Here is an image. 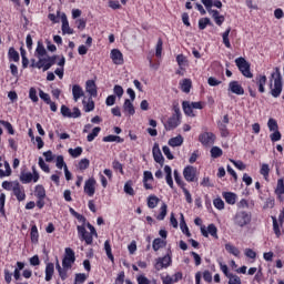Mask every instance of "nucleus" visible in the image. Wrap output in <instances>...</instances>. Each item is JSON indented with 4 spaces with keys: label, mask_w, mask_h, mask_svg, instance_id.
I'll use <instances>...</instances> for the list:
<instances>
[{
    "label": "nucleus",
    "mask_w": 284,
    "mask_h": 284,
    "mask_svg": "<svg viewBox=\"0 0 284 284\" xmlns=\"http://www.w3.org/2000/svg\"><path fill=\"white\" fill-rule=\"evenodd\" d=\"M270 90L274 99H278V97H281V92H283V75H281L278 68H276L275 72L271 74Z\"/></svg>",
    "instance_id": "nucleus-1"
},
{
    "label": "nucleus",
    "mask_w": 284,
    "mask_h": 284,
    "mask_svg": "<svg viewBox=\"0 0 284 284\" xmlns=\"http://www.w3.org/2000/svg\"><path fill=\"white\" fill-rule=\"evenodd\" d=\"M54 63H57V55H45L42 58H38V62L34 59H32L31 68H38V70H41L42 68L43 72H48V70H50V68H52Z\"/></svg>",
    "instance_id": "nucleus-2"
},
{
    "label": "nucleus",
    "mask_w": 284,
    "mask_h": 284,
    "mask_svg": "<svg viewBox=\"0 0 284 284\" xmlns=\"http://www.w3.org/2000/svg\"><path fill=\"white\" fill-rule=\"evenodd\" d=\"M233 223L237 227H245L252 223V213L247 211H237L233 217Z\"/></svg>",
    "instance_id": "nucleus-3"
},
{
    "label": "nucleus",
    "mask_w": 284,
    "mask_h": 284,
    "mask_svg": "<svg viewBox=\"0 0 284 284\" xmlns=\"http://www.w3.org/2000/svg\"><path fill=\"white\" fill-rule=\"evenodd\" d=\"M235 65L239 68L243 77H246V79H252V77H254V74H252V71L250 70V62H247L245 58L235 59Z\"/></svg>",
    "instance_id": "nucleus-4"
},
{
    "label": "nucleus",
    "mask_w": 284,
    "mask_h": 284,
    "mask_svg": "<svg viewBox=\"0 0 284 284\" xmlns=\"http://www.w3.org/2000/svg\"><path fill=\"white\" fill-rule=\"evenodd\" d=\"M75 261H77V256L74 254V250H72L71 247H67L64 250V257L62 260V267H64V270H71L72 265H74Z\"/></svg>",
    "instance_id": "nucleus-5"
},
{
    "label": "nucleus",
    "mask_w": 284,
    "mask_h": 284,
    "mask_svg": "<svg viewBox=\"0 0 284 284\" xmlns=\"http://www.w3.org/2000/svg\"><path fill=\"white\" fill-rule=\"evenodd\" d=\"M33 173L30 172H22L20 174V181L21 183L28 184V183H37L39 181V172H37V170L34 169V166L32 168Z\"/></svg>",
    "instance_id": "nucleus-6"
},
{
    "label": "nucleus",
    "mask_w": 284,
    "mask_h": 284,
    "mask_svg": "<svg viewBox=\"0 0 284 284\" xmlns=\"http://www.w3.org/2000/svg\"><path fill=\"white\" fill-rule=\"evenodd\" d=\"M77 230H78V236H79L80 241H84L87 243V245H92V243L94 241L92 236H94V235H92V233H89L85 230L84 225H78Z\"/></svg>",
    "instance_id": "nucleus-7"
},
{
    "label": "nucleus",
    "mask_w": 284,
    "mask_h": 284,
    "mask_svg": "<svg viewBox=\"0 0 284 284\" xmlns=\"http://www.w3.org/2000/svg\"><path fill=\"white\" fill-rule=\"evenodd\" d=\"M77 230H78V236H79L80 241H84L87 243V245H92V243L94 241L92 236H94V235H92V233H89L85 230L84 225H78Z\"/></svg>",
    "instance_id": "nucleus-8"
},
{
    "label": "nucleus",
    "mask_w": 284,
    "mask_h": 284,
    "mask_svg": "<svg viewBox=\"0 0 284 284\" xmlns=\"http://www.w3.org/2000/svg\"><path fill=\"white\" fill-rule=\"evenodd\" d=\"M60 112L62 114V116L67 118V119H79V116H81V110H79V108H73V112L70 110V108H68L65 104H63L60 109Z\"/></svg>",
    "instance_id": "nucleus-9"
},
{
    "label": "nucleus",
    "mask_w": 284,
    "mask_h": 284,
    "mask_svg": "<svg viewBox=\"0 0 284 284\" xmlns=\"http://www.w3.org/2000/svg\"><path fill=\"white\" fill-rule=\"evenodd\" d=\"M200 143L205 146L214 145V142L216 141V135L212 132H204L201 133L199 136Z\"/></svg>",
    "instance_id": "nucleus-10"
},
{
    "label": "nucleus",
    "mask_w": 284,
    "mask_h": 284,
    "mask_svg": "<svg viewBox=\"0 0 284 284\" xmlns=\"http://www.w3.org/2000/svg\"><path fill=\"white\" fill-rule=\"evenodd\" d=\"M8 176H12V168H10L9 161H3V158L0 156V179Z\"/></svg>",
    "instance_id": "nucleus-11"
},
{
    "label": "nucleus",
    "mask_w": 284,
    "mask_h": 284,
    "mask_svg": "<svg viewBox=\"0 0 284 284\" xmlns=\"http://www.w3.org/2000/svg\"><path fill=\"white\" fill-rule=\"evenodd\" d=\"M94 192H97V180L94 178H90L84 182V194L88 196H94Z\"/></svg>",
    "instance_id": "nucleus-12"
},
{
    "label": "nucleus",
    "mask_w": 284,
    "mask_h": 284,
    "mask_svg": "<svg viewBox=\"0 0 284 284\" xmlns=\"http://www.w3.org/2000/svg\"><path fill=\"white\" fill-rule=\"evenodd\" d=\"M201 234L205 239H207L210 234L213 236V239H219V229H216V225L214 224H209L207 230L205 226H201Z\"/></svg>",
    "instance_id": "nucleus-13"
},
{
    "label": "nucleus",
    "mask_w": 284,
    "mask_h": 284,
    "mask_svg": "<svg viewBox=\"0 0 284 284\" xmlns=\"http://www.w3.org/2000/svg\"><path fill=\"white\" fill-rule=\"evenodd\" d=\"M183 176L189 183H194L196 179V168L189 165L183 170Z\"/></svg>",
    "instance_id": "nucleus-14"
},
{
    "label": "nucleus",
    "mask_w": 284,
    "mask_h": 284,
    "mask_svg": "<svg viewBox=\"0 0 284 284\" xmlns=\"http://www.w3.org/2000/svg\"><path fill=\"white\" fill-rule=\"evenodd\" d=\"M229 91L232 92V94H237V97L245 94V89H243V85H241L239 81H231L229 83Z\"/></svg>",
    "instance_id": "nucleus-15"
},
{
    "label": "nucleus",
    "mask_w": 284,
    "mask_h": 284,
    "mask_svg": "<svg viewBox=\"0 0 284 284\" xmlns=\"http://www.w3.org/2000/svg\"><path fill=\"white\" fill-rule=\"evenodd\" d=\"M179 125H181V119H179L176 115H172L166 122H164V128L169 132L170 130H175V128H179Z\"/></svg>",
    "instance_id": "nucleus-16"
},
{
    "label": "nucleus",
    "mask_w": 284,
    "mask_h": 284,
    "mask_svg": "<svg viewBox=\"0 0 284 284\" xmlns=\"http://www.w3.org/2000/svg\"><path fill=\"white\" fill-rule=\"evenodd\" d=\"M253 83H255L258 88V92L261 94L265 93V84L267 83V77L263 74H257L255 79L253 80Z\"/></svg>",
    "instance_id": "nucleus-17"
},
{
    "label": "nucleus",
    "mask_w": 284,
    "mask_h": 284,
    "mask_svg": "<svg viewBox=\"0 0 284 284\" xmlns=\"http://www.w3.org/2000/svg\"><path fill=\"white\" fill-rule=\"evenodd\" d=\"M12 193L19 202L26 199V189L19 182L14 185Z\"/></svg>",
    "instance_id": "nucleus-18"
},
{
    "label": "nucleus",
    "mask_w": 284,
    "mask_h": 284,
    "mask_svg": "<svg viewBox=\"0 0 284 284\" xmlns=\"http://www.w3.org/2000/svg\"><path fill=\"white\" fill-rule=\"evenodd\" d=\"M153 159L155 161V163H159L160 165H163V163L165 162V159L163 158V153H161V149L159 148V143H155L153 145Z\"/></svg>",
    "instance_id": "nucleus-19"
},
{
    "label": "nucleus",
    "mask_w": 284,
    "mask_h": 284,
    "mask_svg": "<svg viewBox=\"0 0 284 284\" xmlns=\"http://www.w3.org/2000/svg\"><path fill=\"white\" fill-rule=\"evenodd\" d=\"M170 263H172V257L170 255H165L164 257L158 258L155 263V270L161 271L163 267H170Z\"/></svg>",
    "instance_id": "nucleus-20"
},
{
    "label": "nucleus",
    "mask_w": 284,
    "mask_h": 284,
    "mask_svg": "<svg viewBox=\"0 0 284 284\" xmlns=\"http://www.w3.org/2000/svg\"><path fill=\"white\" fill-rule=\"evenodd\" d=\"M62 21V34H74V29L70 28V22L68 21V16L65 13L62 14L61 17Z\"/></svg>",
    "instance_id": "nucleus-21"
},
{
    "label": "nucleus",
    "mask_w": 284,
    "mask_h": 284,
    "mask_svg": "<svg viewBox=\"0 0 284 284\" xmlns=\"http://www.w3.org/2000/svg\"><path fill=\"white\" fill-rule=\"evenodd\" d=\"M183 278V273L178 272L173 276L166 275L165 277L162 278L163 284H174L179 283Z\"/></svg>",
    "instance_id": "nucleus-22"
},
{
    "label": "nucleus",
    "mask_w": 284,
    "mask_h": 284,
    "mask_svg": "<svg viewBox=\"0 0 284 284\" xmlns=\"http://www.w3.org/2000/svg\"><path fill=\"white\" fill-rule=\"evenodd\" d=\"M111 59L115 65H123V53L119 49L111 51Z\"/></svg>",
    "instance_id": "nucleus-23"
},
{
    "label": "nucleus",
    "mask_w": 284,
    "mask_h": 284,
    "mask_svg": "<svg viewBox=\"0 0 284 284\" xmlns=\"http://www.w3.org/2000/svg\"><path fill=\"white\" fill-rule=\"evenodd\" d=\"M203 6H205L207 12H210V10L212 9V6H214V8H223V2H221L220 0H202Z\"/></svg>",
    "instance_id": "nucleus-24"
},
{
    "label": "nucleus",
    "mask_w": 284,
    "mask_h": 284,
    "mask_svg": "<svg viewBox=\"0 0 284 284\" xmlns=\"http://www.w3.org/2000/svg\"><path fill=\"white\" fill-rule=\"evenodd\" d=\"M72 95H73V101H79L81 99V97L84 95V92H83V88H81V85L79 84H74L72 87Z\"/></svg>",
    "instance_id": "nucleus-25"
},
{
    "label": "nucleus",
    "mask_w": 284,
    "mask_h": 284,
    "mask_svg": "<svg viewBox=\"0 0 284 284\" xmlns=\"http://www.w3.org/2000/svg\"><path fill=\"white\" fill-rule=\"evenodd\" d=\"M85 90L90 94V97H97V83L93 80H88L85 83Z\"/></svg>",
    "instance_id": "nucleus-26"
},
{
    "label": "nucleus",
    "mask_w": 284,
    "mask_h": 284,
    "mask_svg": "<svg viewBox=\"0 0 284 284\" xmlns=\"http://www.w3.org/2000/svg\"><path fill=\"white\" fill-rule=\"evenodd\" d=\"M34 54H36L37 59H41L42 57H48V51L45 50L43 42L38 41Z\"/></svg>",
    "instance_id": "nucleus-27"
},
{
    "label": "nucleus",
    "mask_w": 284,
    "mask_h": 284,
    "mask_svg": "<svg viewBox=\"0 0 284 284\" xmlns=\"http://www.w3.org/2000/svg\"><path fill=\"white\" fill-rule=\"evenodd\" d=\"M180 230L185 234L189 239L192 236V233H190V229L187 227V224L185 223V216L183 213L180 214Z\"/></svg>",
    "instance_id": "nucleus-28"
},
{
    "label": "nucleus",
    "mask_w": 284,
    "mask_h": 284,
    "mask_svg": "<svg viewBox=\"0 0 284 284\" xmlns=\"http://www.w3.org/2000/svg\"><path fill=\"white\" fill-rule=\"evenodd\" d=\"M164 172H165V181L168 185L173 189L174 187V180H172V168L170 165L164 166Z\"/></svg>",
    "instance_id": "nucleus-29"
},
{
    "label": "nucleus",
    "mask_w": 284,
    "mask_h": 284,
    "mask_svg": "<svg viewBox=\"0 0 284 284\" xmlns=\"http://www.w3.org/2000/svg\"><path fill=\"white\" fill-rule=\"evenodd\" d=\"M182 108H183V112H184V114H186V116H196V114H194V109L190 101H184L182 103Z\"/></svg>",
    "instance_id": "nucleus-30"
},
{
    "label": "nucleus",
    "mask_w": 284,
    "mask_h": 284,
    "mask_svg": "<svg viewBox=\"0 0 284 284\" xmlns=\"http://www.w3.org/2000/svg\"><path fill=\"white\" fill-rule=\"evenodd\" d=\"M209 14H212L216 26H223L225 17L221 16L216 10H209Z\"/></svg>",
    "instance_id": "nucleus-31"
},
{
    "label": "nucleus",
    "mask_w": 284,
    "mask_h": 284,
    "mask_svg": "<svg viewBox=\"0 0 284 284\" xmlns=\"http://www.w3.org/2000/svg\"><path fill=\"white\" fill-rule=\"evenodd\" d=\"M183 141L184 139L182 138V135H178L169 140V145L171 148H181V145H183Z\"/></svg>",
    "instance_id": "nucleus-32"
},
{
    "label": "nucleus",
    "mask_w": 284,
    "mask_h": 284,
    "mask_svg": "<svg viewBox=\"0 0 284 284\" xmlns=\"http://www.w3.org/2000/svg\"><path fill=\"white\" fill-rule=\"evenodd\" d=\"M275 194H277L280 201H284L283 194H284V181L283 179L277 180V186L275 190Z\"/></svg>",
    "instance_id": "nucleus-33"
},
{
    "label": "nucleus",
    "mask_w": 284,
    "mask_h": 284,
    "mask_svg": "<svg viewBox=\"0 0 284 284\" xmlns=\"http://www.w3.org/2000/svg\"><path fill=\"white\" fill-rule=\"evenodd\" d=\"M165 245H168V242H165V240L158 237L153 240L152 247L154 252H159V250H162V247H165Z\"/></svg>",
    "instance_id": "nucleus-34"
},
{
    "label": "nucleus",
    "mask_w": 284,
    "mask_h": 284,
    "mask_svg": "<svg viewBox=\"0 0 284 284\" xmlns=\"http://www.w3.org/2000/svg\"><path fill=\"white\" fill-rule=\"evenodd\" d=\"M223 199L229 205H234L236 203V194L232 192L223 193Z\"/></svg>",
    "instance_id": "nucleus-35"
},
{
    "label": "nucleus",
    "mask_w": 284,
    "mask_h": 284,
    "mask_svg": "<svg viewBox=\"0 0 284 284\" xmlns=\"http://www.w3.org/2000/svg\"><path fill=\"white\" fill-rule=\"evenodd\" d=\"M230 32H232V28H227L223 33H222V41L225 45V48H232V43H230Z\"/></svg>",
    "instance_id": "nucleus-36"
},
{
    "label": "nucleus",
    "mask_w": 284,
    "mask_h": 284,
    "mask_svg": "<svg viewBox=\"0 0 284 284\" xmlns=\"http://www.w3.org/2000/svg\"><path fill=\"white\" fill-rule=\"evenodd\" d=\"M53 275H54V264L48 263L45 266V281H52Z\"/></svg>",
    "instance_id": "nucleus-37"
},
{
    "label": "nucleus",
    "mask_w": 284,
    "mask_h": 284,
    "mask_svg": "<svg viewBox=\"0 0 284 284\" xmlns=\"http://www.w3.org/2000/svg\"><path fill=\"white\" fill-rule=\"evenodd\" d=\"M84 112H92L94 110V100L89 98L88 102L85 100L82 101Z\"/></svg>",
    "instance_id": "nucleus-38"
},
{
    "label": "nucleus",
    "mask_w": 284,
    "mask_h": 284,
    "mask_svg": "<svg viewBox=\"0 0 284 284\" xmlns=\"http://www.w3.org/2000/svg\"><path fill=\"white\" fill-rule=\"evenodd\" d=\"M9 61H14L16 63H19V52L14 50V48H10L8 52Z\"/></svg>",
    "instance_id": "nucleus-39"
},
{
    "label": "nucleus",
    "mask_w": 284,
    "mask_h": 284,
    "mask_svg": "<svg viewBox=\"0 0 284 284\" xmlns=\"http://www.w3.org/2000/svg\"><path fill=\"white\" fill-rule=\"evenodd\" d=\"M124 112H128V114L133 115L134 114V104H132V101L125 100L123 104Z\"/></svg>",
    "instance_id": "nucleus-40"
},
{
    "label": "nucleus",
    "mask_w": 284,
    "mask_h": 284,
    "mask_svg": "<svg viewBox=\"0 0 284 284\" xmlns=\"http://www.w3.org/2000/svg\"><path fill=\"white\" fill-rule=\"evenodd\" d=\"M159 197L156 195H150L148 197V207H150V210H154V207H156V205H159Z\"/></svg>",
    "instance_id": "nucleus-41"
},
{
    "label": "nucleus",
    "mask_w": 284,
    "mask_h": 284,
    "mask_svg": "<svg viewBox=\"0 0 284 284\" xmlns=\"http://www.w3.org/2000/svg\"><path fill=\"white\" fill-rule=\"evenodd\" d=\"M69 154L72 156V159H79V156L83 154V148L78 146L75 149H69Z\"/></svg>",
    "instance_id": "nucleus-42"
},
{
    "label": "nucleus",
    "mask_w": 284,
    "mask_h": 284,
    "mask_svg": "<svg viewBox=\"0 0 284 284\" xmlns=\"http://www.w3.org/2000/svg\"><path fill=\"white\" fill-rule=\"evenodd\" d=\"M101 132V128L100 126H95L91 133L88 134L87 136V141L89 143H92V141H94L95 136H99V133Z\"/></svg>",
    "instance_id": "nucleus-43"
},
{
    "label": "nucleus",
    "mask_w": 284,
    "mask_h": 284,
    "mask_svg": "<svg viewBox=\"0 0 284 284\" xmlns=\"http://www.w3.org/2000/svg\"><path fill=\"white\" fill-rule=\"evenodd\" d=\"M225 250H226V252H229V254H233V256H240V254H241V251H239L236 248V246H234L230 243L225 244Z\"/></svg>",
    "instance_id": "nucleus-44"
},
{
    "label": "nucleus",
    "mask_w": 284,
    "mask_h": 284,
    "mask_svg": "<svg viewBox=\"0 0 284 284\" xmlns=\"http://www.w3.org/2000/svg\"><path fill=\"white\" fill-rule=\"evenodd\" d=\"M192 88V80L190 79H184L181 83V89L183 92H185L186 94L190 92Z\"/></svg>",
    "instance_id": "nucleus-45"
},
{
    "label": "nucleus",
    "mask_w": 284,
    "mask_h": 284,
    "mask_svg": "<svg viewBox=\"0 0 284 284\" xmlns=\"http://www.w3.org/2000/svg\"><path fill=\"white\" fill-rule=\"evenodd\" d=\"M272 221H273V232L276 239H281L282 233H281V227L278 226V221L274 216H272Z\"/></svg>",
    "instance_id": "nucleus-46"
},
{
    "label": "nucleus",
    "mask_w": 284,
    "mask_h": 284,
    "mask_svg": "<svg viewBox=\"0 0 284 284\" xmlns=\"http://www.w3.org/2000/svg\"><path fill=\"white\" fill-rule=\"evenodd\" d=\"M34 194L37 199H45V189L43 187V185H37Z\"/></svg>",
    "instance_id": "nucleus-47"
},
{
    "label": "nucleus",
    "mask_w": 284,
    "mask_h": 284,
    "mask_svg": "<svg viewBox=\"0 0 284 284\" xmlns=\"http://www.w3.org/2000/svg\"><path fill=\"white\" fill-rule=\"evenodd\" d=\"M211 156L212 159H220V156H223V150L219 146H213L211 149Z\"/></svg>",
    "instance_id": "nucleus-48"
},
{
    "label": "nucleus",
    "mask_w": 284,
    "mask_h": 284,
    "mask_svg": "<svg viewBox=\"0 0 284 284\" xmlns=\"http://www.w3.org/2000/svg\"><path fill=\"white\" fill-rule=\"evenodd\" d=\"M104 250L106 252L108 258H110V261H114V255H112V246L110 245V240H106L104 242Z\"/></svg>",
    "instance_id": "nucleus-49"
},
{
    "label": "nucleus",
    "mask_w": 284,
    "mask_h": 284,
    "mask_svg": "<svg viewBox=\"0 0 284 284\" xmlns=\"http://www.w3.org/2000/svg\"><path fill=\"white\" fill-rule=\"evenodd\" d=\"M168 216V204L163 203L160 207V214L158 215V221H163Z\"/></svg>",
    "instance_id": "nucleus-50"
},
{
    "label": "nucleus",
    "mask_w": 284,
    "mask_h": 284,
    "mask_svg": "<svg viewBox=\"0 0 284 284\" xmlns=\"http://www.w3.org/2000/svg\"><path fill=\"white\" fill-rule=\"evenodd\" d=\"M30 235H31V241H32L33 243H39V229H37V225H33V226L31 227V233H30Z\"/></svg>",
    "instance_id": "nucleus-51"
},
{
    "label": "nucleus",
    "mask_w": 284,
    "mask_h": 284,
    "mask_svg": "<svg viewBox=\"0 0 284 284\" xmlns=\"http://www.w3.org/2000/svg\"><path fill=\"white\" fill-rule=\"evenodd\" d=\"M55 166L58 168V170H65V166H68V164H65V161L63 160V155L57 156Z\"/></svg>",
    "instance_id": "nucleus-52"
},
{
    "label": "nucleus",
    "mask_w": 284,
    "mask_h": 284,
    "mask_svg": "<svg viewBox=\"0 0 284 284\" xmlns=\"http://www.w3.org/2000/svg\"><path fill=\"white\" fill-rule=\"evenodd\" d=\"M217 128L221 132V136H224V138L230 136V131L227 130V124L217 123Z\"/></svg>",
    "instance_id": "nucleus-53"
},
{
    "label": "nucleus",
    "mask_w": 284,
    "mask_h": 284,
    "mask_svg": "<svg viewBox=\"0 0 284 284\" xmlns=\"http://www.w3.org/2000/svg\"><path fill=\"white\" fill-rule=\"evenodd\" d=\"M87 280L88 275L85 273H78L75 274L74 284L85 283Z\"/></svg>",
    "instance_id": "nucleus-54"
},
{
    "label": "nucleus",
    "mask_w": 284,
    "mask_h": 284,
    "mask_svg": "<svg viewBox=\"0 0 284 284\" xmlns=\"http://www.w3.org/2000/svg\"><path fill=\"white\" fill-rule=\"evenodd\" d=\"M18 183H19L18 181H13V182L4 181V182H2V187H3V190L13 192L14 185H17Z\"/></svg>",
    "instance_id": "nucleus-55"
},
{
    "label": "nucleus",
    "mask_w": 284,
    "mask_h": 284,
    "mask_svg": "<svg viewBox=\"0 0 284 284\" xmlns=\"http://www.w3.org/2000/svg\"><path fill=\"white\" fill-rule=\"evenodd\" d=\"M176 62L178 65H180L181 69L185 68V65H187V58H185V55L183 54H179L176 57Z\"/></svg>",
    "instance_id": "nucleus-56"
},
{
    "label": "nucleus",
    "mask_w": 284,
    "mask_h": 284,
    "mask_svg": "<svg viewBox=\"0 0 284 284\" xmlns=\"http://www.w3.org/2000/svg\"><path fill=\"white\" fill-rule=\"evenodd\" d=\"M0 125H3L6 130L9 132V134H14V128H12V124L8 121L0 120Z\"/></svg>",
    "instance_id": "nucleus-57"
},
{
    "label": "nucleus",
    "mask_w": 284,
    "mask_h": 284,
    "mask_svg": "<svg viewBox=\"0 0 284 284\" xmlns=\"http://www.w3.org/2000/svg\"><path fill=\"white\" fill-rule=\"evenodd\" d=\"M213 205L214 207H216V210H225V202H223L221 197H216L213 201Z\"/></svg>",
    "instance_id": "nucleus-58"
},
{
    "label": "nucleus",
    "mask_w": 284,
    "mask_h": 284,
    "mask_svg": "<svg viewBox=\"0 0 284 284\" xmlns=\"http://www.w3.org/2000/svg\"><path fill=\"white\" fill-rule=\"evenodd\" d=\"M267 125H268V130H270L271 132H276V131H278V123H276V120L270 119L268 122H267Z\"/></svg>",
    "instance_id": "nucleus-59"
},
{
    "label": "nucleus",
    "mask_w": 284,
    "mask_h": 284,
    "mask_svg": "<svg viewBox=\"0 0 284 284\" xmlns=\"http://www.w3.org/2000/svg\"><path fill=\"white\" fill-rule=\"evenodd\" d=\"M29 99H31V101L33 103H37L39 101V97L37 95V89L36 88H30V90H29Z\"/></svg>",
    "instance_id": "nucleus-60"
},
{
    "label": "nucleus",
    "mask_w": 284,
    "mask_h": 284,
    "mask_svg": "<svg viewBox=\"0 0 284 284\" xmlns=\"http://www.w3.org/2000/svg\"><path fill=\"white\" fill-rule=\"evenodd\" d=\"M112 168H113V170H115V172L120 171V174H124V172H123V164H121V162H119V160H114L112 162Z\"/></svg>",
    "instance_id": "nucleus-61"
},
{
    "label": "nucleus",
    "mask_w": 284,
    "mask_h": 284,
    "mask_svg": "<svg viewBox=\"0 0 284 284\" xmlns=\"http://www.w3.org/2000/svg\"><path fill=\"white\" fill-rule=\"evenodd\" d=\"M210 26V19L209 18H201L199 20V28L200 30H205Z\"/></svg>",
    "instance_id": "nucleus-62"
},
{
    "label": "nucleus",
    "mask_w": 284,
    "mask_h": 284,
    "mask_svg": "<svg viewBox=\"0 0 284 284\" xmlns=\"http://www.w3.org/2000/svg\"><path fill=\"white\" fill-rule=\"evenodd\" d=\"M260 173L262 174V176H264V179H267V176H270V165L262 164Z\"/></svg>",
    "instance_id": "nucleus-63"
},
{
    "label": "nucleus",
    "mask_w": 284,
    "mask_h": 284,
    "mask_svg": "<svg viewBox=\"0 0 284 284\" xmlns=\"http://www.w3.org/2000/svg\"><path fill=\"white\" fill-rule=\"evenodd\" d=\"M229 284H243L239 275H229Z\"/></svg>",
    "instance_id": "nucleus-64"
}]
</instances>
